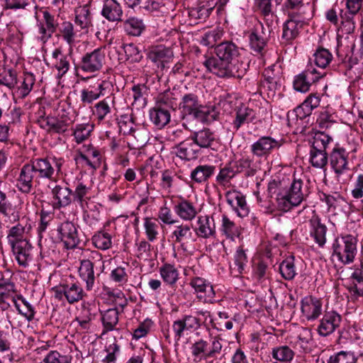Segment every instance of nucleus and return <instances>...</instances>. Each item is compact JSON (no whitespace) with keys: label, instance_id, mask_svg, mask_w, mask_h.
I'll list each match as a JSON object with an SVG mask.
<instances>
[{"label":"nucleus","instance_id":"obj_30","mask_svg":"<svg viewBox=\"0 0 363 363\" xmlns=\"http://www.w3.org/2000/svg\"><path fill=\"white\" fill-rule=\"evenodd\" d=\"M75 23L82 29H87L92 26V18L88 4L75 9Z\"/></svg>","mask_w":363,"mask_h":363},{"label":"nucleus","instance_id":"obj_13","mask_svg":"<svg viewBox=\"0 0 363 363\" xmlns=\"http://www.w3.org/2000/svg\"><path fill=\"white\" fill-rule=\"evenodd\" d=\"M281 143L269 136H263L251 145V152L257 157H267L274 149H278Z\"/></svg>","mask_w":363,"mask_h":363},{"label":"nucleus","instance_id":"obj_51","mask_svg":"<svg viewBox=\"0 0 363 363\" xmlns=\"http://www.w3.org/2000/svg\"><path fill=\"white\" fill-rule=\"evenodd\" d=\"M257 7L262 15L264 17L265 25H274V18L276 17L272 11L271 0H257Z\"/></svg>","mask_w":363,"mask_h":363},{"label":"nucleus","instance_id":"obj_40","mask_svg":"<svg viewBox=\"0 0 363 363\" xmlns=\"http://www.w3.org/2000/svg\"><path fill=\"white\" fill-rule=\"evenodd\" d=\"M8 242L10 245L28 240L26 227L21 223L13 226L7 235Z\"/></svg>","mask_w":363,"mask_h":363},{"label":"nucleus","instance_id":"obj_34","mask_svg":"<svg viewBox=\"0 0 363 363\" xmlns=\"http://www.w3.org/2000/svg\"><path fill=\"white\" fill-rule=\"evenodd\" d=\"M6 194L0 191V213H2L10 222H15L19 218V212L16 206L6 201Z\"/></svg>","mask_w":363,"mask_h":363},{"label":"nucleus","instance_id":"obj_26","mask_svg":"<svg viewBox=\"0 0 363 363\" xmlns=\"http://www.w3.org/2000/svg\"><path fill=\"white\" fill-rule=\"evenodd\" d=\"M320 101V99L316 94H309L304 101L295 109L296 116L300 118L310 116L312 111L319 106Z\"/></svg>","mask_w":363,"mask_h":363},{"label":"nucleus","instance_id":"obj_53","mask_svg":"<svg viewBox=\"0 0 363 363\" xmlns=\"http://www.w3.org/2000/svg\"><path fill=\"white\" fill-rule=\"evenodd\" d=\"M302 28V26L288 19L283 26V39L287 42L295 39L298 35L299 30Z\"/></svg>","mask_w":363,"mask_h":363},{"label":"nucleus","instance_id":"obj_1","mask_svg":"<svg viewBox=\"0 0 363 363\" xmlns=\"http://www.w3.org/2000/svg\"><path fill=\"white\" fill-rule=\"evenodd\" d=\"M216 57L204 62L206 67L219 77L239 76V49L232 42H224L215 48Z\"/></svg>","mask_w":363,"mask_h":363},{"label":"nucleus","instance_id":"obj_58","mask_svg":"<svg viewBox=\"0 0 363 363\" xmlns=\"http://www.w3.org/2000/svg\"><path fill=\"white\" fill-rule=\"evenodd\" d=\"M331 141L332 138L328 135L323 132H318L313 136L311 148L326 151Z\"/></svg>","mask_w":363,"mask_h":363},{"label":"nucleus","instance_id":"obj_33","mask_svg":"<svg viewBox=\"0 0 363 363\" xmlns=\"http://www.w3.org/2000/svg\"><path fill=\"white\" fill-rule=\"evenodd\" d=\"M53 65L58 71V77L61 78L69 69V62L67 56L62 54L60 49H55L52 53Z\"/></svg>","mask_w":363,"mask_h":363},{"label":"nucleus","instance_id":"obj_57","mask_svg":"<svg viewBox=\"0 0 363 363\" xmlns=\"http://www.w3.org/2000/svg\"><path fill=\"white\" fill-rule=\"evenodd\" d=\"M281 276L286 280L293 279L296 274L294 262V257H289L284 260L279 266Z\"/></svg>","mask_w":363,"mask_h":363},{"label":"nucleus","instance_id":"obj_37","mask_svg":"<svg viewBox=\"0 0 363 363\" xmlns=\"http://www.w3.org/2000/svg\"><path fill=\"white\" fill-rule=\"evenodd\" d=\"M101 321L104 326L103 334L116 330L118 323V311L116 308H110L102 313Z\"/></svg>","mask_w":363,"mask_h":363},{"label":"nucleus","instance_id":"obj_17","mask_svg":"<svg viewBox=\"0 0 363 363\" xmlns=\"http://www.w3.org/2000/svg\"><path fill=\"white\" fill-rule=\"evenodd\" d=\"M226 199L228 203L233 207L239 217L244 218L249 214L250 208L247 204L245 197L240 191L227 192Z\"/></svg>","mask_w":363,"mask_h":363},{"label":"nucleus","instance_id":"obj_62","mask_svg":"<svg viewBox=\"0 0 363 363\" xmlns=\"http://www.w3.org/2000/svg\"><path fill=\"white\" fill-rule=\"evenodd\" d=\"M137 251L136 255L139 259L149 260L152 258V247L146 240H141L140 242L136 244Z\"/></svg>","mask_w":363,"mask_h":363},{"label":"nucleus","instance_id":"obj_60","mask_svg":"<svg viewBox=\"0 0 363 363\" xmlns=\"http://www.w3.org/2000/svg\"><path fill=\"white\" fill-rule=\"evenodd\" d=\"M144 228L147 238L149 241L153 242L158 235L159 225L156 220L150 218H145L144 221Z\"/></svg>","mask_w":363,"mask_h":363},{"label":"nucleus","instance_id":"obj_10","mask_svg":"<svg viewBox=\"0 0 363 363\" xmlns=\"http://www.w3.org/2000/svg\"><path fill=\"white\" fill-rule=\"evenodd\" d=\"M183 126L192 132L190 138L195 145L201 148H208L211 146L216 140L215 133L209 128H204L199 130H196L192 124L183 123Z\"/></svg>","mask_w":363,"mask_h":363},{"label":"nucleus","instance_id":"obj_56","mask_svg":"<svg viewBox=\"0 0 363 363\" xmlns=\"http://www.w3.org/2000/svg\"><path fill=\"white\" fill-rule=\"evenodd\" d=\"M121 346L114 338L112 342L107 344L105 347L106 352V357L102 359L103 363H116V357L119 354Z\"/></svg>","mask_w":363,"mask_h":363},{"label":"nucleus","instance_id":"obj_64","mask_svg":"<svg viewBox=\"0 0 363 363\" xmlns=\"http://www.w3.org/2000/svg\"><path fill=\"white\" fill-rule=\"evenodd\" d=\"M355 362L356 358L352 352L341 351L331 356L327 363H355Z\"/></svg>","mask_w":363,"mask_h":363},{"label":"nucleus","instance_id":"obj_45","mask_svg":"<svg viewBox=\"0 0 363 363\" xmlns=\"http://www.w3.org/2000/svg\"><path fill=\"white\" fill-rule=\"evenodd\" d=\"M66 300L69 304H73L81 301L84 296L82 288L76 283L65 284Z\"/></svg>","mask_w":363,"mask_h":363},{"label":"nucleus","instance_id":"obj_8","mask_svg":"<svg viewBox=\"0 0 363 363\" xmlns=\"http://www.w3.org/2000/svg\"><path fill=\"white\" fill-rule=\"evenodd\" d=\"M272 30V24L264 26V23L258 22L249 35L250 48L254 52L262 55Z\"/></svg>","mask_w":363,"mask_h":363},{"label":"nucleus","instance_id":"obj_6","mask_svg":"<svg viewBox=\"0 0 363 363\" xmlns=\"http://www.w3.org/2000/svg\"><path fill=\"white\" fill-rule=\"evenodd\" d=\"M333 250L344 264L352 262L357 252V239L351 235L338 237L333 244Z\"/></svg>","mask_w":363,"mask_h":363},{"label":"nucleus","instance_id":"obj_20","mask_svg":"<svg viewBox=\"0 0 363 363\" xmlns=\"http://www.w3.org/2000/svg\"><path fill=\"white\" fill-rule=\"evenodd\" d=\"M262 75L264 79L261 84L262 89L267 92L268 97H274L281 86L279 75L274 72L273 67L265 69Z\"/></svg>","mask_w":363,"mask_h":363},{"label":"nucleus","instance_id":"obj_46","mask_svg":"<svg viewBox=\"0 0 363 363\" xmlns=\"http://www.w3.org/2000/svg\"><path fill=\"white\" fill-rule=\"evenodd\" d=\"M328 158L326 151L311 148L309 161L313 167L324 168L328 162Z\"/></svg>","mask_w":363,"mask_h":363},{"label":"nucleus","instance_id":"obj_29","mask_svg":"<svg viewBox=\"0 0 363 363\" xmlns=\"http://www.w3.org/2000/svg\"><path fill=\"white\" fill-rule=\"evenodd\" d=\"M296 10L289 13V18L293 22L303 26L312 18V11L309 5L296 6Z\"/></svg>","mask_w":363,"mask_h":363},{"label":"nucleus","instance_id":"obj_59","mask_svg":"<svg viewBox=\"0 0 363 363\" xmlns=\"http://www.w3.org/2000/svg\"><path fill=\"white\" fill-rule=\"evenodd\" d=\"M315 64L321 68H325L331 62L333 55L325 48L318 49L313 55Z\"/></svg>","mask_w":363,"mask_h":363},{"label":"nucleus","instance_id":"obj_18","mask_svg":"<svg viewBox=\"0 0 363 363\" xmlns=\"http://www.w3.org/2000/svg\"><path fill=\"white\" fill-rule=\"evenodd\" d=\"M13 255L20 266L26 267L32 260V245L29 240L10 245Z\"/></svg>","mask_w":363,"mask_h":363},{"label":"nucleus","instance_id":"obj_42","mask_svg":"<svg viewBox=\"0 0 363 363\" xmlns=\"http://www.w3.org/2000/svg\"><path fill=\"white\" fill-rule=\"evenodd\" d=\"M237 173L245 172L246 177L255 175L259 169V166L250 158H241L235 163Z\"/></svg>","mask_w":363,"mask_h":363},{"label":"nucleus","instance_id":"obj_12","mask_svg":"<svg viewBox=\"0 0 363 363\" xmlns=\"http://www.w3.org/2000/svg\"><path fill=\"white\" fill-rule=\"evenodd\" d=\"M48 188L51 190L53 199V207L60 208L69 206L72 200V191L66 186L50 183Z\"/></svg>","mask_w":363,"mask_h":363},{"label":"nucleus","instance_id":"obj_25","mask_svg":"<svg viewBox=\"0 0 363 363\" xmlns=\"http://www.w3.org/2000/svg\"><path fill=\"white\" fill-rule=\"evenodd\" d=\"M114 106L115 96L111 94L95 104L94 114L99 121H103L111 114Z\"/></svg>","mask_w":363,"mask_h":363},{"label":"nucleus","instance_id":"obj_5","mask_svg":"<svg viewBox=\"0 0 363 363\" xmlns=\"http://www.w3.org/2000/svg\"><path fill=\"white\" fill-rule=\"evenodd\" d=\"M329 161L336 179L345 183L350 178L349 152L343 147H335L329 155Z\"/></svg>","mask_w":363,"mask_h":363},{"label":"nucleus","instance_id":"obj_15","mask_svg":"<svg viewBox=\"0 0 363 363\" xmlns=\"http://www.w3.org/2000/svg\"><path fill=\"white\" fill-rule=\"evenodd\" d=\"M61 240L67 249H73L79 242L77 227L72 222L65 221L58 228Z\"/></svg>","mask_w":363,"mask_h":363},{"label":"nucleus","instance_id":"obj_54","mask_svg":"<svg viewBox=\"0 0 363 363\" xmlns=\"http://www.w3.org/2000/svg\"><path fill=\"white\" fill-rule=\"evenodd\" d=\"M160 272L164 281L170 285L174 284L179 277L177 269L170 264H164L160 268Z\"/></svg>","mask_w":363,"mask_h":363},{"label":"nucleus","instance_id":"obj_36","mask_svg":"<svg viewBox=\"0 0 363 363\" xmlns=\"http://www.w3.org/2000/svg\"><path fill=\"white\" fill-rule=\"evenodd\" d=\"M152 122L158 128L165 126L170 121V113L168 109L154 107L150 112Z\"/></svg>","mask_w":363,"mask_h":363},{"label":"nucleus","instance_id":"obj_2","mask_svg":"<svg viewBox=\"0 0 363 363\" xmlns=\"http://www.w3.org/2000/svg\"><path fill=\"white\" fill-rule=\"evenodd\" d=\"M268 191L272 197L275 196L277 206L283 211L299 206L308 194L307 187H303L301 179H294L289 186L284 181L273 180L269 183Z\"/></svg>","mask_w":363,"mask_h":363},{"label":"nucleus","instance_id":"obj_3","mask_svg":"<svg viewBox=\"0 0 363 363\" xmlns=\"http://www.w3.org/2000/svg\"><path fill=\"white\" fill-rule=\"evenodd\" d=\"M55 169L47 158H37L24 164L16 179L18 189L23 194H29L33 189V182L48 179L52 181Z\"/></svg>","mask_w":363,"mask_h":363},{"label":"nucleus","instance_id":"obj_32","mask_svg":"<svg viewBox=\"0 0 363 363\" xmlns=\"http://www.w3.org/2000/svg\"><path fill=\"white\" fill-rule=\"evenodd\" d=\"M172 56V52L162 46H157L152 48L148 52L147 57L155 63L157 64V67H164L166 62Z\"/></svg>","mask_w":363,"mask_h":363},{"label":"nucleus","instance_id":"obj_16","mask_svg":"<svg viewBox=\"0 0 363 363\" xmlns=\"http://www.w3.org/2000/svg\"><path fill=\"white\" fill-rule=\"evenodd\" d=\"M175 213L185 221H191L194 219L199 213L196 204L183 197H179V201L174 207Z\"/></svg>","mask_w":363,"mask_h":363},{"label":"nucleus","instance_id":"obj_43","mask_svg":"<svg viewBox=\"0 0 363 363\" xmlns=\"http://www.w3.org/2000/svg\"><path fill=\"white\" fill-rule=\"evenodd\" d=\"M190 285L196 292L205 294L206 298L209 299L213 298L215 296L213 286L201 277L193 278L190 281Z\"/></svg>","mask_w":363,"mask_h":363},{"label":"nucleus","instance_id":"obj_21","mask_svg":"<svg viewBox=\"0 0 363 363\" xmlns=\"http://www.w3.org/2000/svg\"><path fill=\"white\" fill-rule=\"evenodd\" d=\"M172 238L175 242L179 243L182 247L196 241V235L191 230L190 225L181 223L174 227L172 233Z\"/></svg>","mask_w":363,"mask_h":363},{"label":"nucleus","instance_id":"obj_44","mask_svg":"<svg viewBox=\"0 0 363 363\" xmlns=\"http://www.w3.org/2000/svg\"><path fill=\"white\" fill-rule=\"evenodd\" d=\"M45 121L47 131L50 133H63L70 125L69 121H63L54 117H47Z\"/></svg>","mask_w":363,"mask_h":363},{"label":"nucleus","instance_id":"obj_22","mask_svg":"<svg viewBox=\"0 0 363 363\" xmlns=\"http://www.w3.org/2000/svg\"><path fill=\"white\" fill-rule=\"evenodd\" d=\"M218 113L214 107H206L200 105L196 110L189 114L183 123L191 124V121L196 119L202 123H210L216 120Z\"/></svg>","mask_w":363,"mask_h":363},{"label":"nucleus","instance_id":"obj_35","mask_svg":"<svg viewBox=\"0 0 363 363\" xmlns=\"http://www.w3.org/2000/svg\"><path fill=\"white\" fill-rule=\"evenodd\" d=\"M215 169L212 165H199L192 170L190 177L196 183L205 182L213 174Z\"/></svg>","mask_w":363,"mask_h":363},{"label":"nucleus","instance_id":"obj_7","mask_svg":"<svg viewBox=\"0 0 363 363\" xmlns=\"http://www.w3.org/2000/svg\"><path fill=\"white\" fill-rule=\"evenodd\" d=\"M12 277L11 271L6 270L0 278V306L2 310L8 309L11 303H16L18 295Z\"/></svg>","mask_w":363,"mask_h":363},{"label":"nucleus","instance_id":"obj_41","mask_svg":"<svg viewBox=\"0 0 363 363\" xmlns=\"http://www.w3.org/2000/svg\"><path fill=\"white\" fill-rule=\"evenodd\" d=\"M221 231L228 238L233 240L240 236L241 228L227 216L223 215L222 217Z\"/></svg>","mask_w":363,"mask_h":363},{"label":"nucleus","instance_id":"obj_50","mask_svg":"<svg viewBox=\"0 0 363 363\" xmlns=\"http://www.w3.org/2000/svg\"><path fill=\"white\" fill-rule=\"evenodd\" d=\"M194 143L183 141L177 147V155L182 160H191L196 157V152L194 150Z\"/></svg>","mask_w":363,"mask_h":363},{"label":"nucleus","instance_id":"obj_49","mask_svg":"<svg viewBox=\"0 0 363 363\" xmlns=\"http://www.w3.org/2000/svg\"><path fill=\"white\" fill-rule=\"evenodd\" d=\"M93 245L98 249L106 250L112 245L111 235L104 231H99L96 233L91 239Z\"/></svg>","mask_w":363,"mask_h":363},{"label":"nucleus","instance_id":"obj_4","mask_svg":"<svg viewBox=\"0 0 363 363\" xmlns=\"http://www.w3.org/2000/svg\"><path fill=\"white\" fill-rule=\"evenodd\" d=\"M220 101V105L225 111H230L231 108H234L235 118L231 125L235 131L238 130L245 123H251L255 117L252 108L242 104L234 97L228 96Z\"/></svg>","mask_w":363,"mask_h":363},{"label":"nucleus","instance_id":"obj_52","mask_svg":"<svg viewBox=\"0 0 363 363\" xmlns=\"http://www.w3.org/2000/svg\"><path fill=\"white\" fill-rule=\"evenodd\" d=\"M177 100L171 91H166L160 94L157 98L155 107H160L162 109L174 110L177 106Z\"/></svg>","mask_w":363,"mask_h":363},{"label":"nucleus","instance_id":"obj_11","mask_svg":"<svg viewBox=\"0 0 363 363\" xmlns=\"http://www.w3.org/2000/svg\"><path fill=\"white\" fill-rule=\"evenodd\" d=\"M341 321L342 317L336 311H325L318 327V334L323 337L329 335L340 327Z\"/></svg>","mask_w":363,"mask_h":363},{"label":"nucleus","instance_id":"obj_63","mask_svg":"<svg viewBox=\"0 0 363 363\" xmlns=\"http://www.w3.org/2000/svg\"><path fill=\"white\" fill-rule=\"evenodd\" d=\"M93 130V126L88 123L79 124L74 130V136L77 143H81L86 140Z\"/></svg>","mask_w":363,"mask_h":363},{"label":"nucleus","instance_id":"obj_61","mask_svg":"<svg viewBox=\"0 0 363 363\" xmlns=\"http://www.w3.org/2000/svg\"><path fill=\"white\" fill-rule=\"evenodd\" d=\"M237 174L236 170H234L231 167L225 166L223 168L220 169L216 177V181L220 185L225 186L230 183V180L235 177Z\"/></svg>","mask_w":363,"mask_h":363},{"label":"nucleus","instance_id":"obj_48","mask_svg":"<svg viewBox=\"0 0 363 363\" xmlns=\"http://www.w3.org/2000/svg\"><path fill=\"white\" fill-rule=\"evenodd\" d=\"M272 356L277 361L286 363L293 359L294 352L289 346H279L272 349Z\"/></svg>","mask_w":363,"mask_h":363},{"label":"nucleus","instance_id":"obj_14","mask_svg":"<svg viewBox=\"0 0 363 363\" xmlns=\"http://www.w3.org/2000/svg\"><path fill=\"white\" fill-rule=\"evenodd\" d=\"M323 77V74L318 73L315 69H307L295 77L294 87L296 91L306 92L313 83Z\"/></svg>","mask_w":363,"mask_h":363},{"label":"nucleus","instance_id":"obj_9","mask_svg":"<svg viewBox=\"0 0 363 363\" xmlns=\"http://www.w3.org/2000/svg\"><path fill=\"white\" fill-rule=\"evenodd\" d=\"M105 60L104 53L101 48L84 54L81 60L80 68L82 70L93 73L101 69Z\"/></svg>","mask_w":363,"mask_h":363},{"label":"nucleus","instance_id":"obj_47","mask_svg":"<svg viewBox=\"0 0 363 363\" xmlns=\"http://www.w3.org/2000/svg\"><path fill=\"white\" fill-rule=\"evenodd\" d=\"M200 106L198 96L192 93L183 96L182 101L179 104L180 108L187 116L191 113Z\"/></svg>","mask_w":363,"mask_h":363},{"label":"nucleus","instance_id":"obj_39","mask_svg":"<svg viewBox=\"0 0 363 363\" xmlns=\"http://www.w3.org/2000/svg\"><path fill=\"white\" fill-rule=\"evenodd\" d=\"M123 28L128 35L140 36L145 29V25L141 19L129 18L123 23Z\"/></svg>","mask_w":363,"mask_h":363},{"label":"nucleus","instance_id":"obj_23","mask_svg":"<svg viewBox=\"0 0 363 363\" xmlns=\"http://www.w3.org/2000/svg\"><path fill=\"white\" fill-rule=\"evenodd\" d=\"M312 216L309 220L310 225V234L314 238L315 242L320 246L323 247L326 242V226L321 223L320 219L318 216L312 212Z\"/></svg>","mask_w":363,"mask_h":363},{"label":"nucleus","instance_id":"obj_38","mask_svg":"<svg viewBox=\"0 0 363 363\" xmlns=\"http://www.w3.org/2000/svg\"><path fill=\"white\" fill-rule=\"evenodd\" d=\"M95 315L91 313L89 308H82L79 314L75 318L74 321L79 324V329L84 331H89L93 327V320Z\"/></svg>","mask_w":363,"mask_h":363},{"label":"nucleus","instance_id":"obj_27","mask_svg":"<svg viewBox=\"0 0 363 363\" xmlns=\"http://www.w3.org/2000/svg\"><path fill=\"white\" fill-rule=\"evenodd\" d=\"M216 233V225L213 218L208 216H200L196 235L203 238H208Z\"/></svg>","mask_w":363,"mask_h":363},{"label":"nucleus","instance_id":"obj_28","mask_svg":"<svg viewBox=\"0 0 363 363\" xmlns=\"http://www.w3.org/2000/svg\"><path fill=\"white\" fill-rule=\"evenodd\" d=\"M93 262L90 259H83L81 261V264L79 268V277L86 282L87 290H90L94 283L95 277L94 272Z\"/></svg>","mask_w":363,"mask_h":363},{"label":"nucleus","instance_id":"obj_31","mask_svg":"<svg viewBox=\"0 0 363 363\" xmlns=\"http://www.w3.org/2000/svg\"><path fill=\"white\" fill-rule=\"evenodd\" d=\"M247 263V257L242 247H239L234 255V263L230 265V272L234 277L241 275Z\"/></svg>","mask_w":363,"mask_h":363},{"label":"nucleus","instance_id":"obj_19","mask_svg":"<svg viewBox=\"0 0 363 363\" xmlns=\"http://www.w3.org/2000/svg\"><path fill=\"white\" fill-rule=\"evenodd\" d=\"M301 311L307 320H315L322 312V302L312 296H306L301 301Z\"/></svg>","mask_w":363,"mask_h":363},{"label":"nucleus","instance_id":"obj_55","mask_svg":"<svg viewBox=\"0 0 363 363\" xmlns=\"http://www.w3.org/2000/svg\"><path fill=\"white\" fill-rule=\"evenodd\" d=\"M59 31L63 40L72 47L75 42L76 38L73 24L69 21H64L61 24Z\"/></svg>","mask_w":363,"mask_h":363},{"label":"nucleus","instance_id":"obj_24","mask_svg":"<svg viewBox=\"0 0 363 363\" xmlns=\"http://www.w3.org/2000/svg\"><path fill=\"white\" fill-rule=\"evenodd\" d=\"M101 15L109 21H120L123 15L121 6L116 0H104Z\"/></svg>","mask_w":363,"mask_h":363}]
</instances>
